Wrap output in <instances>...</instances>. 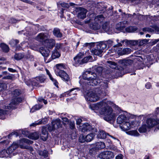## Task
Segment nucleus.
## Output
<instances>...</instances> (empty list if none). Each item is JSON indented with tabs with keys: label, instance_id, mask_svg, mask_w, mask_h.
I'll use <instances>...</instances> for the list:
<instances>
[{
	"label": "nucleus",
	"instance_id": "obj_1",
	"mask_svg": "<svg viewBox=\"0 0 159 159\" xmlns=\"http://www.w3.org/2000/svg\"><path fill=\"white\" fill-rule=\"evenodd\" d=\"M110 102L106 100H102L96 104H93L90 106V108L92 110H98L99 113L104 116V119L106 121H109L115 118L116 115L113 112V110L109 105Z\"/></svg>",
	"mask_w": 159,
	"mask_h": 159
},
{
	"label": "nucleus",
	"instance_id": "obj_2",
	"mask_svg": "<svg viewBox=\"0 0 159 159\" xmlns=\"http://www.w3.org/2000/svg\"><path fill=\"white\" fill-rule=\"evenodd\" d=\"M127 112H125L123 114H120L117 117V122L118 124H121L120 127L124 131H127L139 125L135 121L128 120L127 117Z\"/></svg>",
	"mask_w": 159,
	"mask_h": 159
},
{
	"label": "nucleus",
	"instance_id": "obj_3",
	"mask_svg": "<svg viewBox=\"0 0 159 159\" xmlns=\"http://www.w3.org/2000/svg\"><path fill=\"white\" fill-rule=\"evenodd\" d=\"M83 80L80 81V83L84 87L86 86V83H90V84L87 83L88 85L92 86L97 85L100 83V80L98 78L97 75L92 72L86 71L84 73L83 75Z\"/></svg>",
	"mask_w": 159,
	"mask_h": 159
},
{
	"label": "nucleus",
	"instance_id": "obj_4",
	"mask_svg": "<svg viewBox=\"0 0 159 159\" xmlns=\"http://www.w3.org/2000/svg\"><path fill=\"white\" fill-rule=\"evenodd\" d=\"M21 91L19 89H16L12 93L13 98L9 104V106L4 105L2 108L4 109L6 111H7V110L13 109L15 108L17 105L21 102L22 100V98L18 97Z\"/></svg>",
	"mask_w": 159,
	"mask_h": 159
},
{
	"label": "nucleus",
	"instance_id": "obj_5",
	"mask_svg": "<svg viewBox=\"0 0 159 159\" xmlns=\"http://www.w3.org/2000/svg\"><path fill=\"white\" fill-rule=\"evenodd\" d=\"M128 25V22L126 21H124L123 22H120L118 23L116 25V29L119 31L125 33V32H132L133 27L131 26L128 28H126Z\"/></svg>",
	"mask_w": 159,
	"mask_h": 159
},
{
	"label": "nucleus",
	"instance_id": "obj_6",
	"mask_svg": "<svg viewBox=\"0 0 159 159\" xmlns=\"http://www.w3.org/2000/svg\"><path fill=\"white\" fill-rule=\"evenodd\" d=\"M86 100L92 102H95L98 100L100 98L99 94L95 91H90L87 93L85 96Z\"/></svg>",
	"mask_w": 159,
	"mask_h": 159
},
{
	"label": "nucleus",
	"instance_id": "obj_7",
	"mask_svg": "<svg viewBox=\"0 0 159 159\" xmlns=\"http://www.w3.org/2000/svg\"><path fill=\"white\" fill-rule=\"evenodd\" d=\"M20 147L22 148H25L30 150V151H33V148L30 146H26L25 144H31L33 143L32 141L29 140L28 139L23 138L16 142Z\"/></svg>",
	"mask_w": 159,
	"mask_h": 159
},
{
	"label": "nucleus",
	"instance_id": "obj_8",
	"mask_svg": "<svg viewBox=\"0 0 159 159\" xmlns=\"http://www.w3.org/2000/svg\"><path fill=\"white\" fill-rule=\"evenodd\" d=\"M146 123L150 129L156 126L157 128L155 130L157 129H159V120L155 117L147 119Z\"/></svg>",
	"mask_w": 159,
	"mask_h": 159
},
{
	"label": "nucleus",
	"instance_id": "obj_9",
	"mask_svg": "<svg viewBox=\"0 0 159 159\" xmlns=\"http://www.w3.org/2000/svg\"><path fill=\"white\" fill-rule=\"evenodd\" d=\"M52 123V126H49L48 127V129L50 131H54L55 129H57L61 127V120L59 119L53 120Z\"/></svg>",
	"mask_w": 159,
	"mask_h": 159
},
{
	"label": "nucleus",
	"instance_id": "obj_10",
	"mask_svg": "<svg viewBox=\"0 0 159 159\" xmlns=\"http://www.w3.org/2000/svg\"><path fill=\"white\" fill-rule=\"evenodd\" d=\"M114 157V153L111 151H104L101 153L99 155V157L102 159H110Z\"/></svg>",
	"mask_w": 159,
	"mask_h": 159
},
{
	"label": "nucleus",
	"instance_id": "obj_11",
	"mask_svg": "<svg viewBox=\"0 0 159 159\" xmlns=\"http://www.w3.org/2000/svg\"><path fill=\"white\" fill-rule=\"evenodd\" d=\"M50 37V35L49 34L47 33H42L39 34L37 35L36 39L39 41L44 43Z\"/></svg>",
	"mask_w": 159,
	"mask_h": 159
},
{
	"label": "nucleus",
	"instance_id": "obj_12",
	"mask_svg": "<svg viewBox=\"0 0 159 159\" xmlns=\"http://www.w3.org/2000/svg\"><path fill=\"white\" fill-rule=\"evenodd\" d=\"M76 11L78 12V16L79 18L83 19L86 17L87 12V10L86 9L79 7L76 8Z\"/></svg>",
	"mask_w": 159,
	"mask_h": 159
},
{
	"label": "nucleus",
	"instance_id": "obj_13",
	"mask_svg": "<svg viewBox=\"0 0 159 159\" xmlns=\"http://www.w3.org/2000/svg\"><path fill=\"white\" fill-rule=\"evenodd\" d=\"M55 43L54 39H48L44 43V45L46 48L51 49L55 46Z\"/></svg>",
	"mask_w": 159,
	"mask_h": 159
},
{
	"label": "nucleus",
	"instance_id": "obj_14",
	"mask_svg": "<svg viewBox=\"0 0 159 159\" xmlns=\"http://www.w3.org/2000/svg\"><path fill=\"white\" fill-rule=\"evenodd\" d=\"M107 135L110 136L112 139L115 140L119 141L118 139L116 137L108 134H107L103 130H101L99 132L98 134V137L100 139H104L106 137Z\"/></svg>",
	"mask_w": 159,
	"mask_h": 159
},
{
	"label": "nucleus",
	"instance_id": "obj_15",
	"mask_svg": "<svg viewBox=\"0 0 159 159\" xmlns=\"http://www.w3.org/2000/svg\"><path fill=\"white\" fill-rule=\"evenodd\" d=\"M46 80V78L43 76L38 77L35 79H33V83L32 84L34 86H37L38 85V82L40 83H43L45 82Z\"/></svg>",
	"mask_w": 159,
	"mask_h": 159
},
{
	"label": "nucleus",
	"instance_id": "obj_16",
	"mask_svg": "<svg viewBox=\"0 0 159 159\" xmlns=\"http://www.w3.org/2000/svg\"><path fill=\"white\" fill-rule=\"evenodd\" d=\"M80 129L82 131L84 132L88 130H91L92 128L89 124L85 123L83 124L82 126H80Z\"/></svg>",
	"mask_w": 159,
	"mask_h": 159
},
{
	"label": "nucleus",
	"instance_id": "obj_17",
	"mask_svg": "<svg viewBox=\"0 0 159 159\" xmlns=\"http://www.w3.org/2000/svg\"><path fill=\"white\" fill-rule=\"evenodd\" d=\"M58 72L59 73L57 74V75H59L66 81H70V78L69 75L64 71L61 70V72Z\"/></svg>",
	"mask_w": 159,
	"mask_h": 159
},
{
	"label": "nucleus",
	"instance_id": "obj_18",
	"mask_svg": "<svg viewBox=\"0 0 159 159\" xmlns=\"http://www.w3.org/2000/svg\"><path fill=\"white\" fill-rule=\"evenodd\" d=\"M45 47H41L40 49V52L42 55L45 58L49 56L50 52L49 50Z\"/></svg>",
	"mask_w": 159,
	"mask_h": 159
},
{
	"label": "nucleus",
	"instance_id": "obj_19",
	"mask_svg": "<svg viewBox=\"0 0 159 159\" xmlns=\"http://www.w3.org/2000/svg\"><path fill=\"white\" fill-rule=\"evenodd\" d=\"M134 61H137L135 63V66L137 69H143L144 65L142 62L140 60L139 58L138 57H136L134 59Z\"/></svg>",
	"mask_w": 159,
	"mask_h": 159
},
{
	"label": "nucleus",
	"instance_id": "obj_20",
	"mask_svg": "<svg viewBox=\"0 0 159 159\" xmlns=\"http://www.w3.org/2000/svg\"><path fill=\"white\" fill-rule=\"evenodd\" d=\"M18 147V144H17L16 142H14L7 149L6 153L10 154L11 153Z\"/></svg>",
	"mask_w": 159,
	"mask_h": 159
},
{
	"label": "nucleus",
	"instance_id": "obj_21",
	"mask_svg": "<svg viewBox=\"0 0 159 159\" xmlns=\"http://www.w3.org/2000/svg\"><path fill=\"white\" fill-rule=\"evenodd\" d=\"M18 147V144H17L16 142H14L7 149L6 153L10 154L11 153Z\"/></svg>",
	"mask_w": 159,
	"mask_h": 159
},
{
	"label": "nucleus",
	"instance_id": "obj_22",
	"mask_svg": "<svg viewBox=\"0 0 159 159\" xmlns=\"http://www.w3.org/2000/svg\"><path fill=\"white\" fill-rule=\"evenodd\" d=\"M133 62V61L131 59H121L118 61L119 63L124 66L130 65Z\"/></svg>",
	"mask_w": 159,
	"mask_h": 159
},
{
	"label": "nucleus",
	"instance_id": "obj_23",
	"mask_svg": "<svg viewBox=\"0 0 159 159\" xmlns=\"http://www.w3.org/2000/svg\"><path fill=\"white\" fill-rule=\"evenodd\" d=\"M118 54L120 55H123L126 54H128L131 52V50L129 48H125L123 49L120 48H118Z\"/></svg>",
	"mask_w": 159,
	"mask_h": 159
},
{
	"label": "nucleus",
	"instance_id": "obj_24",
	"mask_svg": "<svg viewBox=\"0 0 159 159\" xmlns=\"http://www.w3.org/2000/svg\"><path fill=\"white\" fill-rule=\"evenodd\" d=\"M47 118H44L43 119L41 120H39V121L35 122L30 125V126H35L37 125L44 124L47 123Z\"/></svg>",
	"mask_w": 159,
	"mask_h": 159
},
{
	"label": "nucleus",
	"instance_id": "obj_25",
	"mask_svg": "<svg viewBox=\"0 0 159 159\" xmlns=\"http://www.w3.org/2000/svg\"><path fill=\"white\" fill-rule=\"evenodd\" d=\"M150 129L145 123L143 124L139 128V131L141 133H145Z\"/></svg>",
	"mask_w": 159,
	"mask_h": 159
},
{
	"label": "nucleus",
	"instance_id": "obj_26",
	"mask_svg": "<svg viewBox=\"0 0 159 159\" xmlns=\"http://www.w3.org/2000/svg\"><path fill=\"white\" fill-rule=\"evenodd\" d=\"M57 69L55 70V73L57 75L61 72V70L65 68V66L63 64H59L56 65Z\"/></svg>",
	"mask_w": 159,
	"mask_h": 159
},
{
	"label": "nucleus",
	"instance_id": "obj_27",
	"mask_svg": "<svg viewBox=\"0 0 159 159\" xmlns=\"http://www.w3.org/2000/svg\"><path fill=\"white\" fill-rule=\"evenodd\" d=\"M92 53L96 55L101 56V54L103 52V51L100 50V49H98L97 47L96 48L92 49L91 50Z\"/></svg>",
	"mask_w": 159,
	"mask_h": 159
},
{
	"label": "nucleus",
	"instance_id": "obj_28",
	"mask_svg": "<svg viewBox=\"0 0 159 159\" xmlns=\"http://www.w3.org/2000/svg\"><path fill=\"white\" fill-rule=\"evenodd\" d=\"M107 83V82H102L100 85L101 89L102 92L104 93H106L107 90V89L108 88Z\"/></svg>",
	"mask_w": 159,
	"mask_h": 159
},
{
	"label": "nucleus",
	"instance_id": "obj_29",
	"mask_svg": "<svg viewBox=\"0 0 159 159\" xmlns=\"http://www.w3.org/2000/svg\"><path fill=\"white\" fill-rule=\"evenodd\" d=\"M0 47L2 51L5 52H7L9 51V47L6 44L2 43L0 44Z\"/></svg>",
	"mask_w": 159,
	"mask_h": 159
},
{
	"label": "nucleus",
	"instance_id": "obj_30",
	"mask_svg": "<svg viewBox=\"0 0 159 159\" xmlns=\"http://www.w3.org/2000/svg\"><path fill=\"white\" fill-rule=\"evenodd\" d=\"M61 56L60 53L57 50V49H55L53 51L52 55V57L53 59H55L56 58L59 57Z\"/></svg>",
	"mask_w": 159,
	"mask_h": 159
},
{
	"label": "nucleus",
	"instance_id": "obj_31",
	"mask_svg": "<svg viewBox=\"0 0 159 159\" xmlns=\"http://www.w3.org/2000/svg\"><path fill=\"white\" fill-rule=\"evenodd\" d=\"M77 90V89H72L70 91L66 92L65 93V95H67L70 96L72 95H76L77 94L76 92Z\"/></svg>",
	"mask_w": 159,
	"mask_h": 159
},
{
	"label": "nucleus",
	"instance_id": "obj_32",
	"mask_svg": "<svg viewBox=\"0 0 159 159\" xmlns=\"http://www.w3.org/2000/svg\"><path fill=\"white\" fill-rule=\"evenodd\" d=\"M39 137V134L38 132H34L30 134L28 137L32 139L36 140L38 139Z\"/></svg>",
	"mask_w": 159,
	"mask_h": 159
},
{
	"label": "nucleus",
	"instance_id": "obj_33",
	"mask_svg": "<svg viewBox=\"0 0 159 159\" xmlns=\"http://www.w3.org/2000/svg\"><path fill=\"white\" fill-rule=\"evenodd\" d=\"M107 47L106 43L104 42H101L97 45V48L100 49L102 51L105 49Z\"/></svg>",
	"mask_w": 159,
	"mask_h": 159
},
{
	"label": "nucleus",
	"instance_id": "obj_34",
	"mask_svg": "<svg viewBox=\"0 0 159 159\" xmlns=\"http://www.w3.org/2000/svg\"><path fill=\"white\" fill-rule=\"evenodd\" d=\"M46 71L47 73V74L48 75L50 80L53 82L54 84L57 88L58 87V83L57 81L55 79H54L52 76L51 74H50L49 70L46 69Z\"/></svg>",
	"mask_w": 159,
	"mask_h": 159
},
{
	"label": "nucleus",
	"instance_id": "obj_35",
	"mask_svg": "<svg viewBox=\"0 0 159 159\" xmlns=\"http://www.w3.org/2000/svg\"><path fill=\"white\" fill-rule=\"evenodd\" d=\"M106 63L107 65L113 69H115L117 67V64L113 61H107Z\"/></svg>",
	"mask_w": 159,
	"mask_h": 159
},
{
	"label": "nucleus",
	"instance_id": "obj_36",
	"mask_svg": "<svg viewBox=\"0 0 159 159\" xmlns=\"http://www.w3.org/2000/svg\"><path fill=\"white\" fill-rule=\"evenodd\" d=\"M53 34L57 37H61L62 36L60 30L58 28H55L53 31Z\"/></svg>",
	"mask_w": 159,
	"mask_h": 159
},
{
	"label": "nucleus",
	"instance_id": "obj_37",
	"mask_svg": "<svg viewBox=\"0 0 159 159\" xmlns=\"http://www.w3.org/2000/svg\"><path fill=\"white\" fill-rule=\"evenodd\" d=\"M126 133L129 135L134 136H138L139 135V134L136 130H131L126 132Z\"/></svg>",
	"mask_w": 159,
	"mask_h": 159
},
{
	"label": "nucleus",
	"instance_id": "obj_38",
	"mask_svg": "<svg viewBox=\"0 0 159 159\" xmlns=\"http://www.w3.org/2000/svg\"><path fill=\"white\" fill-rule=\"evenodd\" d=\"M94 136V135L93 133H91L88 134L85 136L86 141L87 142H90L93 139Z\"/></svg>",
	"mask_w": 159,
	"mask_h": 159
},
{
	"label": "nucleus",
	"instance_id": "obj_39",
	"mask_svg": "<svg viewBox=\"0 0 159 159\" xmlns=\"http://www.w3.org/2000/svg\"><path fill=\"white\" fill-rule=\"evenodd\" d=\"M42 107V105L40 104H38L35 105L30 110V112H33L36 110H39Z\"/></svg>",
	"mask_w": 159,
	"mask_h": 159
},
{
	"label": "nucleus",
	"instance_id": "obj_40",
	"mask_svg": "<svg viewBox=\"0 0 159 159\" xmlns=\"http://www.w3.org/2000/svg\"><path fill=\"white\" fill-rule=\"evenodd\" d=\"M105 147V143L102 142H98L96 143V147L98 149H102Z\"/></svg>",
	"mask_w": 159,
	"mask_h": 159
},
{
	"label": "nucleus",
	"instance_id": "obj_41",
	"mask_svg": "<svg viewBox=\"0 0 159 159\" xmlns=\"http://www.w3.org/2000/svg\"><path fill=\"white\" fill-rule=\"evenodd\" d=\"M124 42L126 43H128L129 41L127 40H123L120 41V42L123 43ZM129 43L135 45H139V41L138 40H131L129 41Z\"/></svg>",
	"mask_w": 159,
	"mask_h": 159
},
{
	"label": "nucleus",
	"instance_id": "obj_42",
	"mask_svg": "<svg viewBox=\"0 0 159 159\" xmlns=\"http://www.w3.org/2000/svg\"><path fill=\"white\" fill-rule=\"evenodd\" d=\"M42 133L44 136L43 137L41 136V138L43 140L45 141L46 140L48 137V132L45 129H42Z\"/></svg>",
	"mask_w": 159,
	"mask_h": 159
},
{
	"label": "nucleus",
	"instance_id": "obj_43",
	"mask_svg": "<svg viewBox=\"0 0 159 159\" xmlns=\"http://www.w3.org/2000/svg\"><path fill=\"white\" fill-rule=\"evenodd\" d=\"M82 59L75 57L74 58V64L75 66H77L78 65L82 64Z\"/></svg>",
	"mask_w": 159,
	"mask_h": 159
},
{
	"label": "nucleus",
	"instance_id": "obj_44",
	"mask_svg": "<svg viewBox=\"0 0 159 159\" xmlns=\"http://www.w3.org/2000/svg\"><path fill=\"white\" fill-rule=\"evenodd\" d=\"M102 28L106 32H108L109 29V23L107 22L104 23L102 25Z\"/></svg>",
	"mask_w": 159,
	"mask_h": 159
},
{
	"label": "nucleus",
	"instance_id": "obj_45",
	"mask_svg": "<svg viewBox=\"0 0 159 159\" xmlns=\"http://www.w3.org/2000/svg\"><path fill=\"white\" fill-rule=\"evenodd\" d=\"M7 150H3L0 152V157H8L9 154L7 153Z\"/></svg>",
	"mask_w": 159,
	"mask_h": 159
},
{
	"label": "nucleus",
	"instance_id": "obj_46",
	"mask_svg": "<svg viewBox=\"0 0 159 159\" xmlns=\"http://www.w3.org/2000/svg\"><path fill=\"white\" fill-rule=\"evenodd\" d=\"M24 57V55L21 53L16 54L14 56V58L17 60H20Z\"/></svg>",
	"mask_w": 159,
	"mask_h": 159
},
{
	"label": "nucleus",
	"instance_id": "obj_47",
	"mask_svg": "<svg viewBox=\"0 0 159 159\" xmlns=\"http://www.w3.org/2000/svg\"><path fill=\"white\" fill-rule=\"evenodd\" d=\"M14 75L12 74H9L8 75L3 77V79H5L13 80L14 79Z\"/></svg>",
	"mask_w": 159,
	"mask_h": 159
},
{
	"label": "nucleus",
	"instance_id": "obj_48",
	"mask_svg": "<svg viewBox=\"0 0 159 159\" xmlns=\"http://www.w3.org/2000/svg\"><path fill=\"white\" fill-rule=\"evenodd\" d=\"M25 82L27 85L30 86L32 85L34 86L32 84V83H33V80L31 81L30 80L25 79Z\"/></svg>",
	"mask_w": 159,
	"mask_h": 159
},
{
	"label": "nucleus",
	"instance_id": "obj_49",
	"mask_svg": "<svg viewBox=\"0 0 159 159\" xmlns=\"http://www.w3.org/2000/svg\"><path fill=\"white\" fill-rule=\"evenodd\" d=\"M94 30H97L100 29L101 26L98 23H95L93 25H92V26H90Z\"/></svg>",
	"mask_w": 159,
	"mask_h": 159
},
{
	"label": "nucleus",
	"instance_id": "obj_50",
	"mask_svg": "<svg viewBox=\"0 0 159 159\" xmlns=\"http://www.w3.org/2000/svg\"><path fill=\"white\" fill-rule=\"evenodd\" d=\"M7 85L5 83L0 84V92L2 91L7 89Z\"/></svg>",
	"mask_w": 159,
	"mask_h": 159
},
{
	"label": "nucleus",
	"instance_id": "obj_51",
	"mask_svg": "<svg viewBox=\"0 0 159 159\" xmlns=\"http://www.w3.org/2000/svg\"><path fill=\"white\" fill-rule=\"evenodd\" d=\"M39 155L45 157H47V152L45 150L39 151Z\"/></svg>",
	"mask_w": 159,
	"mask_h": 159
},
{
	"label": "nucleus",
	"instance_id": "obj_52",
	"mask_svg": "<svg viewBox=\"0 0 159 159\" xmlns=\"http://www.w3.org/2000/svg\"><path fill=\"white\" fill-rule=\"evenodd\" d=\"M139 46H142L146 44L148 41L147 39H143L141 40H139Z\"/></svg>",
	"mask_w": 159,
	"mask_h": 159
},
{
	"label": "nucleus",
	"instance_id": "obj_53",
	"mask_svg": "<svg viewBox=\"0 0 159 159\" xmlns=\"http://www.w3.org/2000/svg\"><path fill=\"white\" fill-rule=\"evenodd\" d=\"M6 111L0 109V119H3L5 118L4 115L6 114Z\"/></svg>",
	"mask_w": 159,
	"mask_h": 159
},
{
	"label": "nucleus",
	"instance_id": "obj_54",
	"mask_svg": "<svg viewBox=\"0 0 159 159\" xmlns=\"http://www.w3.org/2000/svg\"><path fill=\"white\" fill-rule=\"evenodd\" d=\"M79 142L81 143H83L86 141L85 137L83 135H81L79 138Z\"/></svg>",
	"mask_w": 159,
	"mask_h": 159
},
{
	"label": "nucleus",
	"instance_id": "obj_55",
	"mask_svg": "<svg viewBox=\"0 0 159 159\" xmlns=\"http://www.w3.org/2000/svg\"><path fill=\"white\" fill-rule=\"evenodd\" d=\"M19 43L18 40H12L10 42V43L13 46H15Z\"/></svg>",
	"mask_w": 159,
	"mask_h": 159
},
{
	"label": "nucleus",
	"instance_id": "obj_56",
	"mask_svg": "<svg viewBox=\"0 0 159 159\" xmlns=\"http://www.w3.org/2000/svg\"><path fill=\"white\" fill-rule=\"evenodd\" d=\"M104 18V17L102 15H100L97 16L95 17V19L96 21L97 20H102Z\"/></svg>",
	"mask_w": 159,
	"mask_h": 159
},
{
	"label": "nucleus",
	"instance_id": "obj_57",
	"mask_svg": "<svg viewBox=\"0 0 159 159\" xmlns=\"http://www.w3.org/2000/svg\"><path fill=\"white\" fill-rule=\"evenodd\" d=\"M96 68V71L98 73H101L102 70V68L101 66H98Z\"/></svg>",
	"mask_w": 159,
	"mask_h": 159
},
{
	"label": "nucleus",
	"instance_id": "obj_58",
	"mask_svg": "<svg viewBox=\"0 0 159 159\" xmlns=\"http://www.w3.org/2000/svg\"><path fill=\"white\" fill-rule=\"evenodd\" d=\"M135 117V116L134 115L127 113V120H128V119H129L134 118Z\"/></svg>",
	"mask_w": 159,
	"mask_h": 159
},
{
	"label": "nucleus",
	"instance_id": "obj_59",
	"mask_svg": "<svg viewBox=\"0 0 159 159\" xmlns=\"http://www.w3.org/2000/svg\"><path fill=\"white\" fill-rule=\"evenodd\" d=\"M69 125L70 128L71 129H74L75 128V124L74 121L70 122Z\"/></svg>",
	"mask_w": 159,
	"mask_h": 159
},
{
	"label": "nucleus",
	"instance_id": "obj_60",
	"mask_svg": "<svg viewBox=\"0 0 159 159\" xmlns=\"http://www.w3.org/2000/svg\"><path fill=\"white\" fill-rule=\"evenodd\" d=\"M89 59V57H86L82 59V64L83 63H86L88 62Z\"/></svg>",
	"mask_w": 159,
	"mask_h": 159
},
{
	"label": "nucleus",
	"instance_id": "obj_61",
	"mask_svg": "<svg viewBox=\"0 0 159 159\" xmlns=\"http://www.w3.org/2000/svg\"><path fill=\"white\" fill-rule=\"evenodd\" d=\"M21 1L25 3H27L32 5H34V3L31 1L28 0H20Z\"/></svg>",
	"mask_w": 159,
	"mask_h": 159
},
{
	"label": "nucleus",
	"instance_id": "obj_62",
	"mask_svg": "<svg viewBox=\"0 0 159 159\" xmlns=\"http://www.w3.org/2000/svg\"><path fill=\"white\" fill-rule=\"evenodd\" d=\"M82 121V120L81 119H77L76 120V124L77 125H79V126L81 124V123Z\"/></svg>",
	"mask_w": 159,
	"mask_h": 159
},
{
	"label": "nucleus",
	"instance_id": "obj_63",
	"mask_svg": "<svg viewBox=\"0 0 159 159\" xmlns=\"http://www.w3.org/2000/svg\"><path fill=\"white\" fill-rule=\"evenodd\" d=\"M84 55V54L80 52L77 55V56L76 57L77 58H79L80 59H82V58L83 56Z\"/></svg>",
	"mask_w": 159,
	"mask_h": 159
},
{
	"label": "nucleus",
	"instance_id": "obj_64",
	"mask_svg": "<svg viewBox=\"0 0 159 159\" xmlns=\"http://www.w3.org/2000/svg\"><path fill=\"white\" fill-rule=\"evenodd\" d=\"M123 156L121 154H119L116 156L115 157L116 159H123Z\"/></svg>",
	"mask_w": 159,
	"mask_h": 159
}]
</instances>
